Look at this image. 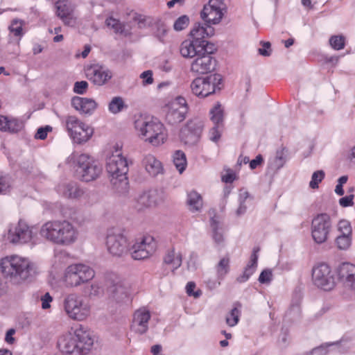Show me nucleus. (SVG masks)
Masks as SVG:
<instances>
[{
    "label": "nucleus",
    "mask_w": 355,
    "mask_h": 355,
    "mask_svg": "<svg viewBox=\"0 0 355 355\" xmlns=\"http://www.w3.org/2000/svg\"><path fill=\"white\" fill-rule=\"evenodd\" d=\"M135 128L141 139L154 146L164 144L166 139L164 126L157 119L139 116L135 121Z\"/></svg>",
    "instance_id": "39448f33"
},
{
    "label": "nucleus",
    "mask_w": 355,
    "mask_h": 355,
    "mask_svg": "<svg viewBox=\"0 0 355 355\" xmlns=\"http://www.w3.org/2000/svg\"><path fill=\"white\" fill-rule=\"evenodd\" d=\"M52 129V127L50 125L39 128L35 135V138L41 140L45 139L47 137L48 132H51Z\"/></svg>",
    "instance_id": "6e6d98bb"
},
{
    "label": "nucleus",
    "mask_w": 355,
    "mask_h": 355,
    "mask_svg": "<svg viewBox=\"0 0 355 355\" xmlns=\"http://www.w3.org/2000/svg\"><path fill=\"white\" fill-rule=\"evenodd\" d=\"M301 309L299 304H293L288 311L286 315L292 320H297L300 318Z\"/></svg>",
    "instance_id": "5fc2aeb1"
},
{
    "label": "nucleus",
    "mask_w": 355,
    "mask_h": 355,
    "mask_svg": "<svg viewBox=\"0 0 355 355\" xmlns=\"http://www.w3.org/2000/svg\"><path fill=\"white\" fill-rule=\"evenodd\" d=\"M272 277V271L269 269H266L261 272L259 277V282L261 284H268L271 282Z\"/></svg>",
    "instance_id": "4d7b16f0"
},
{
    "label": "nucleus",
    "mask_w": 355,
    "mask_h": 355,
    "mask_svg": "<svg viewBox=\"0 0 355 355\" xmlns=\"http://www.w3.org/2000/svg\"><path fill=\"white\" fill-rule=\"evenodd\" d=\"M140 78L143 80V85H151L153 83V72L147 70L141 73Z\"/></svg>",
    "instance_id": "bf43d9fd"
},
{
    "label": "nucleus",
    "mask_w": 355,
    "mask_h": 355,
    "mask_svg": "<svg viewBox=\"0 0 355 355\" xmlns=\"http://www.w3.org/2000/svg\"><path fill=\"white\" fill-rule=\"evenodd\" d=\"M334 345L337 346L338 351L340 353L346 352L350 347L349 343L344 340L337 343H325L313 348L310 352L311 355H327L328 353L327 347Z\"/></svg>",
    "instance_id": "2f4dec72"
},
{
    "label": "nucleus",
    "mask_w": 355,
    "mask_h": 355,
    "mask_svg": "<svg viewBox=\"0 0 355 355\" xmlns=\"http://www.w3.org/2000/svg\"><path fill=\"white\" fill-rule=\"evenodd\" d=\"M142 165L149 175L156 176L163 172L161 162L153 155H146L142 159Z\"/></svg>",
    "instance_id": "c756f323"
},
{
    "label": "nucleus",
    "mask_w": 355,
    "mask_h": 355,
    "mask_svg": "<svg viewBox=\"0 0 355 355\" xmlns=\"http://www.w3.org/2000/svg\"><path fill=\"white\" fill-rule=\"evenodd\" d=\"M133 20L135 22H137L138 26L140 28H144L145 26V22L146 21V19L144 16L135 13L133 17Z\"/></svg>",
    "instance_id": "774afa93"
},
{
    "label": "nucleus",
    "mask_w": 355,
    "mask_h": 355,
    "mask_svg": "<svg viewBox=\"0 0 355 355\" xmlns=\"http://www.w3.org/2000/svg\"><path fill=\"white\" fill-rule=\"evenodd\" d=\"M168 30L169 28L166 24L159 20L153 27V36L160 42L166 43Z\"/></svg>",
    "instance_id": "e433bc0d"
},
{
    "label": "nucleus",
    "mask_w": 355,
    "mask_h": 355,
    "mask_svg": "<svg viewBox=\"0 0 355 355\" xmlns=\"http://www.w3.org/2000/svg\"><path fill=\"white\" fill-rule=\"evenodd\" d=\"M182 262V255L180 252H175V249L168 250L164 257V263L169 266L174 271L180 267Z\"/></svg>",
    "instance_id": "473e14b6"
},
{
    "label": "nucleus",
    "mask_w": 355,
    "mask_h": 355,
    "mask_svg": "<svg viewBox=\"0 0 355 355\" xmlns=\"http://www.w3.org/2000/svg\"><path fill=\"white\" fill-rule=\"evenodd\" d=\"M93 345L91 332L83 325L62 335L58 340L59 350L66 355H87Z\"/></svg>",
    "instance_id": "f03ea898"
},
{
    "label": "nucleus",
    "mask_w": 355,
    "mask_h": 355,
    "mask_svg": "<svg viewBox=\"0 0 355 355\" xmlns=\"http://www.w3.org/2000/svg\"><path fill=\"white\" fill-rule=\"evenodd\" d=\"M325 173L322 170H318L315 171L311 176V180L309 182L310 188L315 189L318 188V184L324 178Z\"/></svg>",
    "instance_id": "49530a36"
},
{
    "label": "nucleus",
    "mask_w": 355,
    "mask_h": 355,
    "mask_svg": "<svg viewBox=\"0 0 355 355\" xmlns=\"http://www.w3.org/2000/svg\"><path fill=\"white\" fill-rule=\"evenodd\" d=\"M204 128V121L199 117L189 120L182 128L180 133L181 141L187 146L196 145L200 140Z\"/></svg>",
    "instance_id": "4468645a"
},
{
    "label": "nucleus",
    "mask_w": 355,
    "mask_h": 355,
    "mask_svg": "<svg viewBox=\"0 0 355 355\" xmlns=\"http://www.w3.org/2000/svg\"><path fill=\"white\" fill-rule=\"evenodd\" d=\"M179 50L182 57L193 58L207 51V48L198 40L188 39L181 43Z\"/></svg>",
    "instance_id": "b1692460"
},
{
    "label": "nucleus",
    "mask_w": 355,
    "mask_h": 355,
    "mask_svg": "<svg viewBox=\"0 0 355 355\" xmlns=\"http://www.w3.org/2000/svg\"><path fill=\"white\" fill-rule=\"evenodd\" d=\"M331 46L335 50H341L345 46V37L343 35H333L329 39Z\"/></svg>",
    "instance_id": "c03bdc74"
},
{
    "label": "nucleus",
    "mask_w": 355,
    "mask_h": 355,
    "mask_svg": "<svg viewBox=\"0 0 355 355\" xmlns=\"http://www.w3.org/2000/svg\"><path fill=\"white\" fill-rule=\"evenodd\" d=\"M71 105L81 114H91L97 107V103L92 98L75 96L71 99Z\"/></svg>",
    "instance_id": "bb28decb"
},
{
    "label": "nucleus",
    "mask_w": 355,
    "mask_h": 355,
    "mask_svg": "<svg viewBox=\"0 0 355 355\" xmlns=\"http://www.w3.org/2000/svg\"><path fill=\"white\" fill-rule=\"evenodd\" d=\"M173 163L180 173H182L187 164L185 154L181 150H177L173 155Z\"/></svg>",
    "instance_id": "79ce46f5"
},
{
    "label": "nucleus",
    "mask_w": 355,
    "mask_h": 355,
    "mask_svg": "<svg viewBox=\"0 0 355 355\" xmlns=\"http://www.w3.org/2000/svg\"><path fill=\"white\" fill-rule=\"evenodd\" d=\"M259 248H254L253 252L250 256V260L244 270V273L248 278L254 272L257 266L258 252Z\"/></svg>",
    "instance_id": "a19ab883"
},
{
    "label": "nucleus",
    "mask_w": 355,
    "mask_h": 355,
    "mask_svg": "<svg viewBox=\"0 0 355 355\" xmlns=\"http://www.w3.org/2000/svg\"><path fill=\"white\" fill-rule=\"evenodd\" d=\"M76 163V172L80 180L90 182L97 179L101 174L103 168L100 163L87 154L74 155Z\"/></svg>",
    "instance_id": "0eeeda50"
},
{
    "label": "nucleus",
    "mask_w": 355,
    "mask_h": 355,
    "mask_svg": "<svg viewBox=\"0 0 355 355\" xmlns=\"http://www.w3.org/2000/svg\"><path fill=\"white\" fill-rule=\"evenodd\" d=\"M212 46H210L207 47V51L200 53L191 63V71L203 74L214 71L216 64V60L212 56Z\"/></svg>",
    "instance_id": "6ab92c4d"
},
{
    "label": "nucleus",
    "mask_w": 355,
    "mask_h": 355,
    "mask_svg": "<svg viewBox=\"0 0 355 355\" xmlns=\"http://www.w3.org/2000/svg\"><path fill=\"white\" fill-rule=\"evenodd\" d=\"M106 247L112 256L122 257L128 251V239L119 229H109L106 236Z\"/></svg>",
    "instance_id": "f8f14e48"
},
{
    "label": "nucleus",
    "mask_w": 355,
    "mask_h": 355,
    "mask_svg": "<svg viewBox=\"0 0 355 355\" xmlns=\"http://www.w3.org/2000/svg\"><path fill=\"white\" fill-rule=\"evenodd\" d=\"M230 259L227 257L222 258L216 266L218 276L223 277L229 271Z\"/></svg>",
    "instance_id": "de8ad7c7"
},
{
    "label": "nucleus",
    "mask_w": 355,
    "mask_h": 355,
    "mask_svg": "<svg viewBox=\"0 0 355 355\" xmlns=\"http://www.w3.org/2000/svg\"><path fill=\"white\" fill-rule=\"evenodd\" d=\"M353 199H354V195H349L347 196H345L343 198H341L339 200V203L343 207L352 206L354 204Z\"/></svg>",
    "instance_id": "338daca9"
},
{
    "label": "nucleus",
    "mask_w": 355,
    "mask_h": 355,
    "mask_svg": "<svg viewBox=\"0 0 355 355\" xmlns=\"http://www.w3.org/2000/svg\"><path fill=\"white\" fill-rule=\"evenodd\" d=\"M40 235L53 244L67 246L76 241L78 231L69 220H53L47 221L42 225Z\"/></svg>",
    "instance_id": "7ed1b4c3"
},
{
    "label": "nucleus",
    "mask_w": 355,
    "mask_h": 355,
    "mask_svg": "<svg viewBox=\"0 0 355 355\" xmlns=\"http://www.w3.org/2000/svg\"><path fill=\"white\" fill-rule=\"evenodd\" d=\"M157 244L151 236H144L137 239L130 248L132 259L141 260L150 257L156 250Z\"/></svg>",
    "instance_id": "dca6fc26"
},
{
    "label": "nucleus",
    "mask_w": 355,
    "mask_h": 355,
    "mask_svg": "<svg viewBox=\"0 0 355 355\" xmlns=\"http://www.w3.org/2000/svg\"><path fill=\"white\" fill-rule=\"evenodd\" d=\"M166 120L168 123L176 125L183 121L189 112V107L185 98L178 96L166 105Z\"/></svg>",
    "instance_id": "ddd939ff"
},
{
    "label": "nucleus",
    "mask_w": 355,
    "mask_h": 355,
    "mask_svg": "<svg viewBox=\"0 0 355 355\" xmlns=\"http://www.w3.org/2000/svg\"><path fill=\"white\" fill-rule=\"evenodd\" d=\"M221 85V76L214 73L194 79L191 84V89L194 95L200 98H205L215 93L217 89L220 90Z\"/></svg>",
    "instance_id": "1a4fd4ad"
},
{
    "label": "nucleus",
    "mask_w": 355,
    "mask_h": 355,
    "mask_svg": "<svg viewBox=\"0 0 355 355\" xmlns=\"http://www.w3.org/2000/svg\"><path fill=\"white\" fill-rule=\"evenodd\" d=\"M0 269L3 277L13 285L31 281L37 274L36 265L29 259L14 254L1 259Z\"/></svg>",
    "instance_id": "f257e3e1"
},
{
    "label": "nucleus",
    "mask_w": 355,
    "mask_h": 355,
    "mask_svg": "<svg viewBox=\"0 0 355 355\" xmlns=\"http://www.w3.org/2000/svg\"><path fill=\"white\" fill-rule=\"evenodd\" d=\"M150 318V312L146 307L137 309L133 313L130 329L139 335L146 334L148 330Z\"/></svg>",
    "instance_id": "aec40b11"
},
{
    "label": "nucleus",
    "mask_w": 355,
    "mask_h": 355,
    "mask_svg": "<svg viewBox=\"0 0 355 355\" xmlns=\"http://www.w3.org/2000/svg\"><path fill=\"white\" fill-rule=\"evenodd\" d=\"M225 5L223 0H209L200 12L201 18L209 24H217L221 21Z\"/></svg>",
    "instance_id": "f3484780"
},
{
    "label": "nucleus",
    "mask_w": 355,
    "mask_h": 355,
    "mask_svg": "<svg viewBox=\"0 0 355 355\" xmlns=\"http://www.w3.org/2000/svg\"><path fill=\"white\" fill-rule=\"evenodd\" d=\"M23 128L22 123L17 119H8L6 126V132L11 133L18 132Z\"/></svg>",
    "instance_id": "09e8293b"
},
{
    "label": "nucleus",
    "mask_w": 355,
    "mask_h": 355,
    "mask_svg": "<svg viewBox=\"0 0 355 355\" xmlns=\"http://www.w3.org/2000/svg\"><path fill=\"white\" fill-rule=\"evenodd\" d=\"M128 108V105L121 96H114L108 104V110L113 114H117Z\"/></svg>",
    "instance_id": "4c0bfd02"
},
{
    "label": "nucleus",
    "mask_w": 355,
    "mask_h": 355,
    "mask_svg": "<svg viewBox=\"0 0 355 355\" xmlns=\"http://www.w3.org/2000/svg\"><path fill=\"white\" fill-rule=\"evenodd\" d=\"M87 77L95 85L101 86L106 84L112 77V72L107 68L94 65L87 70Z\"/></svg>",
    "instance_id": "4be33fe9"
},
{
    "label": "nucleus",
    "mask_w": 355,
    "mask_h": 355,
    "mask_svg": "<svg viewBox=\"0 0 355 355\" xmlns=\"http://www.w3.org/2000/svg\"><path fill=\"white\" fill-rule=\"evenodd\" d=\"M236 305L237 306H234L225 318L226 324L231 327L236 326L239 321L241 304H237Z\"/></svg>",
    "instance_id": "58836bf2"
},
{
    "label": "nucleus",
    "mask_w": 355,
    "mask_h": 355,
    "mask_svg": "<svg viewBox=\"0 0 355 355\" xmlns=\"http://www.w3.org/2000/svg\"><path fill=\"white\" fill-rule=\"evenodd\" d=\"M338 230L340 233L336 239V243L340 250L348 249L352 240V227L347 220H340L338 223Z\"/></svg>",
    "instance_id": "412c9836"
},
{
    "label": "nucleus",
    "mask_w": 355,
    "mask_h": 355,
    "mask_svg": "<svg viewBox=\"0 0 355 355\" xmlns=\"http://www.w3.org/2000/svg\"><path fill=\"white\" fill-rule=\"evenodd\" d=\"M101 291V286L96 282H94L92 284L87 286L85 288V293L89 296H95L99 294Z\"/></svg>",
    "instance_id": "864d4df0"
},
{
    "label": "nucleus",
    "mask_w": 355,
    "mask_h": 355,
    "mask_svg": "<svg viewBox=\"0 0 355 355\" xmlns=\"http://www.w3.org/2000/svg\"><path fill=\"white\" fill-rule=\"evenodd\" d=\"M249 197L250 195L247 191L243 189L240 190L239 197V206L236 211V214L238 216H240L245 213L247 209L245 202Z\"/></svg>",
    "instance_id": "37998d69"
},
{
    "label": "nucleus",
    "mask_w": 355,
    "mask_h": 355,
    "mask_svg": "<svg viewBox=\"0 0 355 355\" xmlns=\"http://www.w3.org/2000/svg\"><path fill=\"white\" fill-rule=\"evenodd\" d=\"M210 115L211 120L214 123V127L209 131L210 139L216 142L220 137L223 122V110L220 103H217L210 110Z\"/></svg>",
    "instance_id": "5701e85b"
},
{
    "label": "nucleus",
    "mask_w": 355,
    "mask_h": 355,
    "mask_svg": "<svg viewBox=\"0 0 355 355\" xmlns=\"http://www.w3.org/2000/svg\"><path fill=\"white\" fill-rule=\"evenodd\" d=\"M57 190L60 195L67 198H80L85 193L84 191L73 182L59 184Z\"/></svg>",
    "instance_id": "c85d7f7f"
},
{
    "label": "nucleus",
    "mask_w": 355,
    "mask_h": 355,
    "mask_svg": "<svg viewBox=\"0 0 355 355\" xmlns=\"http://www.w3.org/2000/svg\"><path fill=\"white\" fill-rule=\"evenodd\" d=\"M284 150L285 148H283L281 150H278L276 153V156L274 162L277 168H282L286 162Z\"/></svg>",
    "instance_id": "603ef678"
},
{
    "label": "nucleus",
    "mask_w": 355,
    "mask_h": 355,
    "mask_svg": "<svg viewBox=\"0 0 355 355\" xmlns=\"http://www.w3.org/2000/svg\"><path fill=\"white\" fill-rule=\"evenodd\" d=\"M42 308L43 309H47L51 307V302L53 301V297L49 293H46L41 297Z\"/></svg>",
    "instance_id": "0e129e2a"
},
{
    "label": "nucleus",
    "mask_w": 355,
    "mask_h": 355,
    "mask_svg": "<svg viewBox=\"0 0 355 355\" xmlns=\"http://www.w3.org/2000/svg\"><path fill=\"white\" fill-rule=\"evenodd\" d=\"M332 229L331 216L326 213L318 214L311 221V230L313 241L318 244L326 242Z\"/></svg>",
    "instance_id": "9b49d317"
},
{
    "label": "nucleus",
    "mask_w": 355,
    "mask_h": 355,
    "mask_svg": "<svg viewBox=\"0 0 355 355\" xmlns=\"http://www.w3.org/2000/svg\"><path fill=\"white\" fill-rule=\"evenodd\" d=\"M210 225L213 231V238L215 242L220 243L223 241V236L220 231L219 223L213 218L211 219Z\"/></svg>",
    "instance_id": "a18cd8bd"
},
{
    "label": "nucleus",
    "mask_w": 355,
    "mask_h": 355,
    "mask_svg": "<svg viewBox=\"0 0 355 355\" xmlns=\"http://www.w3.org/2000/svg\"><path fill=\"white\" fill-rule=\"evenodd\" d=\"M65 126L70 137L77 144L87 142L94 133L92 127L82 122L75 116L66 117Z\"/></svg>",
    "instance_id": "9d476101"
},
{
    "label": "nucleus",
    "mask_w": 355,
    "mask_h": 355,
    "mask_svg": "<svg viewBox=\"0 0 355 355\" xmlns=\"http://www.w3.org/2000/svg\"><path fill=\"white\" fill-rule=\"evenodd\" d=\"M262 47L259 49L258 51L263 56H270L271 54V44L269 42H261Z\"/></svg>",
    "instance_id": "052dcab7"
},
{
    "label": "nucleus",
    "mask_w": 355,
    "mask_h": 355,
    "mask_svg": "<svg viewBox=\"0 0 355 355\" xmlns=\"http://www.w3.org/2000/svg\"><path fill=\"white\" fill-rule=\"evenodd\" d=\"M33 239V227L23 220H19L17 224L10 227L8 230V239L12 243H27Z\"/></svg>",
    "instance_id": "a211bd4d"
},
{
    "label": "nucleus",
    "mask_w": 355,
    "mask_h": 355,
    "mask_svg": "<svg viewBox=\"0 0 355 355\" xmlns=\"http://www.w3.org/2000/svg\"><path fill=\"white\" fill-rule=\"evenodd\" d=\"M214 34V29L209 24L206 23L202 25L200 23L196 24L190 32V35L193 40L200 42V44H204L207 48L213 46V44H209V42L205 40V37H211Z\"/></svg>",
    "instance_id": "a878e982"
},
{
    "label": "nucleus",
    "mask_w": 355,
    "mask_h": 355,
    "mask_svg": "<svg viewBox=\"0 0 355 355\" xmlns=\"http://www.w3.org/2000/svg\"><path fill=\"white\" fill-rule=\"evenodd\" d=\"M187 204L191 211H200L203 205L202 196L196 191H192L187 195Z\"/></svg>",
    "instance_id": "f704fd0d"
},
{
    "label": "nucleus",
    "mask_w": 355,
    "mask_h": 355,
    "mask_svg": "<svg viewBox=\"0 0 355 355\" xmlns=\"http://www.w3.org/2000/svg\"><path fill=\"white\" fill-rule=\"evenodd\" d=\"M10 187L9 179L0 175V194L6 193Z\"/></svg>",
    "instance_id": "13d9d810"
},
{
    "label": "nucleus",
    "mask_w": 355,
    "mask_h": 355,
    "mask_svg": "<svg viewBox=\"0 0 355 355\" xmlns=\"http://www.w3.org/2000/svg\"><path fill=\"white\" fill-rule=\"evenodd\" d=\"M195 288H196L195 283L193 282H189L187 283V284L186 286V291H187V293L188 294V295L193 296L194 297L197 298L200 296L202 293L200 290L194 292L193 290Z\"/></svg>",
    "instance_id": "680f3d73"
},
{
    "label": "nucleus",
    "mask_w": 355,
    "mask_h": 355,
    "mask_svg": "<svg viewBox=\"0 0 355 355\" xmlns=\"http://www.w3.org/2000/svg\"><path fill=\"white\" fill-rule=\"evenodd\" d=\"M55 8L58 16L65 25L73 26L74 24L72 17L73 8L71 3L65 0L58 1L55 3Z\"/></svg>",
    "instance_id": "cd10ccee"
},
{
    "label": "nucleus",
    "mask_w": 355,
    "mask_h": 355,
    "mask_svg": "<svg viewBox=\"0 0 355 355\" xmlns=\"http://www.w3.org/2000/svg\"><path fill=\"white\" fill-rule=\"evenodd\" d=\"M62 306L69 318L78 321L85 320L91 312L89 304L76 293L67 295L64 297Z\"/></svg>",
    "instance_id": "423d86ee"
},
{
    "label": "nucleus",
    "mask_w": 355,
    "mask_h": 355,
    "mask_svg": "<svg viewBox=\"0 0 355 355\" xmlns=\"http://www.w3.org/2000/svg\"><path fill=\"white\" fill-rule=\"evenodd\" d=\"M23 21L15 19L12 21L11 24L9 26V30L15 36L21 37L23 35Z\"/></svg>",
    "instance_id": "8fccbe9b"
},
{
    "label": "nucleus",
    "mask_w": 355,
    "mask_h": 355,
    "mask_svg": "<svg viewBox=\"0 0 355 355\" xmlns=\"http://www.w3.org/2000/svg\"><path fill=\"white\" fill-rule=\"evenodd\" d=\"M105 24L116 35L124 37H128L131 35L130 29L126 28V25L124 23L113 17H107L105 19Z\"/></svg>",
    "instance_id": "7c9ffc66"
},
{
    "label": "nucleus",
    "mask_w": 355,
    "mask_h": 355,
    "mask_svg": "<svg viewBox=\"0 0 355 355\" xmlns=\"http://www.w3.org/2000/svg\"><path fill=\"white\" fill-rule=\"evenodd\" d=\"M94 276V270L88 265L74 263L66 268L64 282L68 286L77 287L92 280Z\"/></svg>",
    "instance_id": "6e6552de"
},
{
    "label": "nucleus",
    "mask_w": 355,
    "mask_h": 355,
    "mask_svg": "<svg viewBox=\"0 0 355 355\" xmlns=\"http://www.w3.org/2000/svg\"><path fill=\"white\" fill-rule=\"evenodd\" d=\"M338 276L345 287L355 292V265L343 263L338 268Z\"/></svg>",
    "instance_id": "393cba45"
},
{
    "label": "nucleus",
    "mask_w": 355,
    "mask_h": 355,
    "mask_svg": "<svg viewBox=\"0 0 355 355\" xmlns=\"http://www.w3.org/2000/svg\"><path fill=\"white\" fill-rule=\"evenodd\" d=\"M106 170L114 189L120 193H125L128 189V166L126 158L118 147L107 158Z\"/></svg>",
    "instance_id": "20e7f679"
},
{
    "label": "nucleus",
    "mask_w": 355,
    "mask_h": 355,
    "mask_svg": "<svg viewBox=\"0 0 355 355\" xmlns=\"http://www.w3.org/2000/svg\"><path fill=\"white\" fill-rule=\"evenodd\" d=\"M259 248H254L253 252L250 256V260L244 270V273L248 278L254 272L257 266L258 252Z\"/></svg>",
    "instance_id": "ea45409f"
},
{
    "label": "nucleus",
    "mask_w": 355,
    "mask_h": 355,
    "mask_svg": "<svg viewBox=\"0 0 355 355\" xmlns=\"http://www.w3.org/2000/svg\"><path fill=\"white\" fill-rule=\"evenodd\" d=\"M312 279L314 284L324 291H331L335 286V277L330 267L320 263L313 268Z\"/></svg>",
    "instance_id": "2eb2a0df"
},
{
    "label": "nucleus",
    "mask_w": 355,
    "mask_h": 355,
    "mask_svg": "<svg viewBox=\"0 0 355 355\" xmlns=\"http://www.w3.org/2000/svg\"><path fill=\"white\" fill-rule=\"evenodd\" d=\"M189 24V18L187 15H182L174 22L173 28L176 31H181L186 28Z\"/></svg>",
    "instance_id": "3c124183"
},
{
    "label": "nucleus",
    "mask_w": 355,
    "mask_h": 355,
    "mask_svg": "<svg viewBox=\"0 0 355 355\" xmlns=\"http://www.w3.org/2000/svg\"><path fill=\"white\" fill-rule=\"evenodd\" d=\"M137 202L144 207L154 206L157 202V193L156 191H145L137 198Z\"/></svg>",
    "instance_id": "c9c22d12"
},
{
    "label": "nucleus",
    "mask_w": 355,
    "mask_h": 355,
    "mask_svg": "<svg viewBox=\"0 0 355 355\" xmlns=\"http://www.w3.org/2000/svg\"><path fill=\"white\" fill-rule=\"evenodd\" d=\"M108 291L112 297L117 302L126 298L128 294V288L121 281H118L110 286Z\"/></svg>",
    "instance_id": "72a5a7b5"
},
{
    "label": "nucleus",
    "mask_w": 355,
    "mask_h": 355,
    "mask_svg": "<svg viewBox=\"0 0 355 355\" xmlns=\"http://www.w3.org/2000/svg\"><path fill=\"white\" fill-rule=\"evenodd\" d=\"M88 87V83L86 81H78L74 85L73 91L76 94H83L85 93Z\"/></svg>",
    "instance_id": "e2e57ef3"
},
{
    "label": "nucleus",
    "mask_w": 355,
    "mask_h": 355,
    "mask_svg": "<svg viewBox=\"0 0 355 355\" xmlns=\"http://www.w3.org/2000/svg\"><path fill=\"white\" fill-rule=\"evenodd\" d=\"M198 259V254L195 252H192L189 258L187 263L188 270H194L196 268V261Z\"/></svg>",
    "instance_id": "69168bd1"
}]
</instances>
